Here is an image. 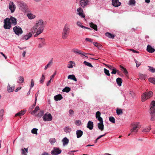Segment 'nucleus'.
I'll use <instances>...</instances> for the list:
<instances>
[{"instance_id":"obj_26","label":"nucleus","mask_w":155,"mask_h":155,"mask_svg":"<svg viewBox=\"0 0 155 155\" xmlns=\"http://www.w3.org/2000/svg\"><path fill=\"white\" fill-rule=\"evenodd\" d=\"M27 16L28 18L31 19H33L35 17V15L32 13H28Z\"/></svg>"},{"instance_id":"obj_44","label":"nucleus","mask_w":155,"mask_h":155,"mask_svg":"<svg viewBox=\"0 0 155 155\" xmlns=\"http://www.w3.org/2000/svg\"><path fill=\"white\" fill-rule=\"evenodd\" d=\"M38 129L37 128H34L33 129L31 130V133L35 134H37V130Z\"/></svg>"},{"instance_id":"obj_54","label":"nucleus","mask_w":155,"mask_h":155,"mask_svg":"<svg viewBox=\"0 0 155 155\" xmlns=\"http://www.w3.org/2000/svg\"><path fill=\"white\" fill-rule=\"evenodd\" d=\"M122 71H123V73L125 74L126 76L128 78V72L127 71V70H126V69L124 68V69L123 70H122Z\"/></svg>"},{"instance_id":"obj_22","label":"nucleus","mask_w":155,"mask_h":155,"mask_svg":"<svg viewBox=\"0 0 155 155\" xmlns=\"http://www.w3.org/2000/svg\"><path fill=\"white\" fill-rule=\"evenodd\" d=\"M63 97L61 94L56 95L54 97V100L56 101H58V100H60Z\"/></svg>"},{"instance_id":"obj_13","label":"nucleus","mask_w":155,"mask_h":155,"mask_svg":"<svg viewBox=\"0 0 155 155\" xmlns=\"http://www.w3.org/2000/svg\"><path fill=\"white\" fill-rule=\"evenodd\" d=\"M72 52L75 53H77L79 54H81L82 55H84L85 57H87L85 54H89L91 55L90 54H87L86 53H83L82 52V51L81 50H78V49L76 48H74L72 49Z\"/></svg>"},{"instance_id":"obj_45","label":"nucleus","mask_w":155,"mask_h":155,"mask_svg":"<svg viewBox=\"0 0 155 155\" xmlns=\"http://www.w3.org/2000/svg\"><path fill=\"white\" fill-rule=\"evenodd\" d=\"M4 110L3 109H1L0 110V119H1L4 115Z\"/></svg>"},{"instance_id":"obj_3","label":"nucleus","mask_w":155,"mask_h":155,"mask_svg":"<svg viewBox=\"0 0 155 155\" xmlns=\"http://www.w3.org/2000/svg\"><path fill=\"white\" fill-rule=\"evenodd\" d=\"M69 27V25L66 24L64 28L62 34V37L63 39H66L68 36L70 30Z\"/></svg>"},{"instance_id":"obj_51","label":"nucleus","mask_w":155,"mask_h":155,"mask_svg":"<svg viewBox=\"0 0 155 155\" xmlns=\"http://www.w3.org/2000/svg\"><path fill=\"white\" fill-rule=\"evenodd\" d=\"M149 68V70L152 73L155 72V69L153 67L150 66H148Z\"/></svg>"},{"instance_id":"obj_62","label":"nucleus","mask_w":155,"mask_h":155,"mask_svg":"<svg viewBox=\"0 0 155 155\" xmlns=\"http://www.w3.org/2000/svg\"><path fill=\"white\" fill-rule=\"evenodd\" d=\"M36 101H35V103L34 104H33L32 106H31L30 108V109L31 110L32 109H33L35 106L36 105Z\"/></svg>"},{"instance_id":"obj_41","label":"nucleus","mask_w":155,"mask_h":155,"mask_svg":"<svg viewBox=\"0 0 155 155\" xmlns=\"http://www.w3.org/2000/svg\"><path fill=\"white\" fill-rule=\"evenodd\" d=\"M18 82L19 83H22L24 82V79L22 76H20L18 78Z\"/></svg>"},{"instance_id":"obj_21","label":"nucleus","mask_w":155,"mask_h":155,"mask_svg":"<svg viewBox=\"0 0 155 155\" xmlns=\"http://www.w3.org/2000/svg\"><path fill=\"white\" fill-rule=\"evenodd\" d=\"M83 131L81 130H78L76 131L77 137L79 138L81 137L83 135Z\"/></svg>"},{"instance_id":"obj_46","label":"nucleus","mask_w":155,"mask_h":155,"mask_svg":"<svg viewBox=\"0 0 155 155\" xmlns=\"http://www.w3.org/2000/svg\"><path fill=\"white\" fill-rule=\"evenodd\" d=\"M44 114V112L43 111H41L36 116L38 117H41Z\"/></svg>"},{"instance_id":"obj_23","label":"nucleus","mask_w":155,"mask_h":155,"mask_svg":"<svg viewBox=\"0 0 155 155\" xmlns=\"http://www.w3.org/2000/svg\"><path fill=\"white\" fill-rule=\"evenodd\" d=\"M90 26L92 28L94 29L95 30L97 31V25L93 23L92 22H91L89 24Z\"/></svg>"},{"instance_id":"obj_1","label":"nucleus","mask_w":155,"mask_h":155,"mask_svg":"<svg viewBox=\"0 0 155 155\" xmlns=\"http://www.w3.org/2000/svg\"><path fill=\"white\" fill-rule=\"evenodd\" d=\"M44 28L43 21L40 20L36 21L35 25L31 29V31L33 34L37 31L34 36L36 37L43 32Z\"/></svg>"},{"instance_id":"obj_8","label":"nucleus","mask_w":155,"mask_h":155,"mask_svg":"<svg viewBox=\"0 0 155 155\" xmlns=\"http://www.w3.org/2000/svg\"><path fill=\"white\" fill-rule=\"evenodd\" d=\"M13 30L15 34L18 35L22 34L23 32L21 28L18 26H15L13 28Z\"/></svg>"},{"instance_id":"obj_4","label":"nucleus","mask_w":155,"mask_h":155,"mask_svg":"<svg viewBox=\"0 0 155 155\" xmlns=\"http://www.w3.org/2000/svg\"><path fill=\"white\" fill-rule=\"evenodd\" d=\"M153 92L149 91L144 93L141 96V101L142 102L145 101L147 99H148L153 96Z\"/></svg>"},{"instance_id":"obj_12","label":"nucleus","mask_w":155,"mask_h":155,"mask_svg":"<svg viewBox=\"0 0 155 155\" xmlns=\"http://www.w3.org/2000/svg\"><path fill=\"white\" fill-rule=\"evenodd\" d=\"M61 151L59 148L54 147V149L51 151V154L53 155H57L61 153Z\"/></svg>"},{"instance_id":"obj_14","label":"nucleus","mask_w":155,"mask_h":155,"mask_svg":"<svg viewBox=\"0 0 155 155\" xmlns=\"http://www.w3.org/2000/svg\"><path fill=\"white\" fill-rule=\"evenodd\" d=\"M15 6L13 2H10L9 5V8L11 11L12 13L14 12L15 9Z\"/></svg>"},{"instance_id":"obj_64","label":"nucleus","mask_w":155,"mask_h":155,"mask_svg":"<svg viewBox=\"0 0 155 155\" xmlns=\"http://www.w3.org/2000/svg\"><path fill=\"white\" fill-rule=\"evenodd\" d=\"M34 85V83L33 79H31V87H33Z\"/></svg>"},{"instance_id":"obj_7","label":"nucleus","mask_w":155,"mask_h":155,"mask_svg":"<svg viewBox=\"0 0 155 155\" xmlns=\"http://www.w3.org/2000/svg\"><path fill=\"white\" fill-rule=\"evenodd\" d=\"M8 18H6L4 21V28L5 29H10L11 27V23L9 22Z\"/></svg>"},{"instance_id":"obj_28","label":"nucleus","mask_w":155,"mask_h":155,"mask_svg":"<svg viewBox=\"0 0 155 155\" xmlns=\"http://www.w3.org/2000/svg\"><path fill=\"white\" fill-rule=\"evenodd\" d=\"M26 112L25 110H21V111L18 112L15 115V117L17 116H20L21 115H24Z\"/></svg>"},{"instance_id":"obj_10","label":"nucleus","mask_w":155,"mask_h":155,"mask_svg":"<svg viewBox=\"0 0 155 155\" xmlns=\"http://www.w3.org/2000/svg\"><path fill=\"white\" fill-rule=\"evenodd\" d=\"M77 14L81 18H84L85 17V15L84 13V11L82 8L81 7H79L77 9Z\"/></svg>"},{"instance_id":"obj_27","label":"nucleus","mask_w":155,"mask_h":155,"mask_svg":"<svg viewBox=\"0 0 155 155\" xmlns=\"http://www.w3.org/2000/svg\"><path fill=\"white\" fill-rule=\"evenodd\" d=\"M77 24L79 26H80L81 28H84L86 29H89L91 30V29L88 28L87 27H86L85 26H84L83 25H82V23H81L80 21H78L77 23Z\"/></svg>"},{"instance_id":"obj_25","label":"nucleus","mask_w":155,"mask_h":155,"mask_svg":"<svg viewBox=\"0 0 155 155\" xmlns=\"http://www.w3.org/2000/svg\"><path fill=\"white\" fill-rule=\"evenodd\" d=\"M32 34H33L32 33H29L28 35L24 36L23 39L26 40H28L31 37Z\"/></svg>"},{"instance_id":"obj_53","label":"nucleus","mask_w":155,"mask_h":155,"mask_svg":"<svg viewBox=\"0 0 155 155\" xmlns=\"http://www.w3.org/2000/svg\"><path fill=\"white\" fill-rule=\"evenodd\" d=\"M149 81L150 82L153 83L154 84H155V78H150Z\"/></svg>"},{"instance_id":"obj_30","label":"nucleus","mask_w":155,"mask_h":155,"mask_svg":"<svg viewBox=\"0 0 155 155\" xmlns=\"http://www.w3.org/2000/svg\"><path fill=\"white\" fill-rule=\"evenodd\" d=\"M15 87H11L9 85H8L7 87V90L9 92H11L13 91L14 90Z\"/></svg>"},{"instance_id":"obj_43","label":"nucleus","mask_w":155,"mask_h":155,"mask_svg":"<svg viewBox=\"0 0 155 155\" xmlns=\"http://www.w3.org/2000/svg\"><path fill=\"white\" fill-rule=\"evenodd\" d=\"M45 78V75L42 74L40 81L41 83L43 84V83Z\"/></svg>"},{"instance_id":"obj_5","label":"nucleus","mask_w":155,"mask_h":155,"mask_svg":"<svg viewBox=\"0 0 155 155\" xmlns=\"http://www.w3.org/2000/svg\"><path fill=\"white\" fill-rule=\"evenodd\" d=\"M133 127L130 130V133L128 135V136L130 135L133 134L134 132L136 133L138 131V130L140 127V125L139 124L137 123L133 124H132Z\"/></svg>"},{"instance_id":"obj_39","label":"nucleus","mask_w":155,"mask_h":155,"mask_svg":"<svg viewBox=\"0 0 155 155\" xmlns=\"http://www.w3.org/2000/svg\"><path fill=\"white\" fill-rule=\"evenodd\" d=\"M116 112L117 115L121 114L123 113L122 110L120 109L117 108V109Z\"/></svg>"},{"instance_id":"obj_32","label":"nucleus","mask_w":155,"mask_h":155,"mask_svg":"<svg viewBox=\"0 0 155 155\" xmlns=\"http://www.w3.org/2000/svg\"><path fill=\"white\" fill-rule=\"evenodd\" d=\"M63 144L64 145L67 144L69 142V140L67 137H64L63 139Z\"/></svg>"},{"instance_id":"obj_31","label":"nucleus","mask_w":155,"mask_h":155,"mask_svg":"<svg viewBox=\"0 0 155 155\" xmlns=\"http://www.w3.org/2000/svg\"><path fill=\"white\" fill-rule=\"evenodd\" d=\"M39 110V107L38 106H37L35 108V110H33L31 112V114L32 115H34L35 113Z\"/></svg>"},{"instance_id":"obj_48","label":"nucleus","mask_w":155,"mask_h":155,"mask_svg":"<svg viewBox=\"0 0 155 155\" xmlns=\"http://www.w3.org/2000/svg\"><path fill=\"white\" fill-rule=\"evenodd\" d=\"M109 120L110 121L112 122V123L114 124L115 123V119L113 117H110L109 118Z\"/></svg>"},{"instance_id":"obj_55","label":"nucleus","mask_w":155,"mask_h":155,"mask_svg":"<svg viewBox=\"0 0 155 155\" xmlns=\"http://www.w3.org/2000/svg\"><path fill=\"white\" fill-rule=\"evenodd\" d=\"M106 66L110 70H112L114 67L109 64H106Z\"/></svg>"},{"instance_id":"obj_58","label":"nucleus","mask_w":155,"mask_h":155,"mask_svg":"<svg viewBox=\"0 0 155 155\" xmlns=\"http://www.w3.org/2000/svg\"><path fill=\"white\" fill-rule=\"evenodd\" d=\"M75 124L77 125H78V126L80 125L81 124V122L79 120H76V121Z\"/></svg>"},{"instance_id":"obj_42","label":"nucleus","mask_w":155,"mask_h":155,"mask_svg":"<svg viewBox=\"0 0 155 155\" xmlns=\"http://www.w3.org/2000/svg\"><path fill=\"white\" fill-rule=\"evenodd\" d=\"M150 114L155 113V108L151 107L150 110Z\"/></svg>"},{"instance_id":"obj_56","label":"nucleus","mask_w":155,"mask_h":155,"mask_svg":"<svg viewBox=\"0 0 155 155\" xmlns=\"http://www.w3.org/2000/svg\"><path fill=\"white\" fill-rule=\"evenodd\" d=\"M112 71L111 72V74H115L117 73V70L115 68H114Z\"/></svg>"},{"instance_id":"obj_61","label":"nucleus","mask_w":155,"mask_h":155,"mask_svg":"<svg viewBox=\"0 0 155 155\" xmlns=\"http://www.w3.org/2000/svg\"><path fill=\"white\" fill-rule=\"evenodd\" d=\"M21 153L23 155H27L26 153V152L24 149H21Z\"/></svg>"},{"instance_id":"obj_47","label":"nucleus","mask_w":155,"mask_h":155,"mask_svg":"<svg viewBox=\"0 0 155 155\" xmlns=\"http://www.w3.org/2000/svg\"><path fill=\"white\" fill-rule=\"evenodd\" d=\"M150 115L151 116V118L150 119L151 120H155V113L150 114Z\"/></svg>"},{"instance_id":"obj_24","label":"nucleus","mask_w":155,"mask_h":155,"mask_svg":"<svg viewBox=\"0 0 155 155\" xmlns=\"http://www.w3.org/2000/svg\"><path fill=\"white\" fill-rule=\"evenodd\" d=\"M116 82L117 84L119 86H120L122 82V79L120 78H118L116 79Z\"/></svg>"},{"instance_id":"obj_20","label":"nucleus","mask_w":155,"mask_h":155,"mask_svg":"<svg viewBox=\"0 0 155 155\" xmlns=\"http://www.w3.org/2000/svg\"><path fill=\"white\" fill-rule=\"evenodd\" d=\"M75 63L74 62L71 61H69V63L68 64L67 67L68 68H71L73 66H75Z\"/></svg>"},{"instance_id":"obj_40","label":"nucleus","mask_w":155,"mask_h":155,"mask_svg":"<svg viewBox=\"0 0 155 155\" xmlns=\"http://www.w3.org/2000/svg\"><path fill=\"white\" fill-rule=\"evenodd\" d=\"M84 64L88 66L89 67L91 68L93 67V66L92 65L91 63L88 62L86 61H84Z\"/></svg>"},{"instance_id":"obj_19","label":"nucleus","mask_w":155,"mask_h":155,"mask_svg":"<svg viewBox=\"0 0 155 155\" xmlns=\"http://www.w3.org/2000/svg\"><path fill=\"white\" fill-rule=\"evenodd\" d=\"M93 123L91 121H89L88 122L87 127L90 130H92L93 128Z\"/></svg>"},{"instance_id":"obj_35","label":"nucleus","mask_w":155,"mask_h":155,"mask_svg":"<svg viewBox=\"0 0 155 155\" xmlns=\"http://www.w3.org/2000/svg\"><path fill=\"white\" fill-rule=\"evenodd\" d=\"M151 129V128L150 127H146V128H144L143 130H142V131L143 132H149L150 130Z\"/></svg>"},{"instance_id":"obj_2","label":"nucleus","mask_w":155,"mask_h":155,"mask_svg":"<svg viewBox=\"0 0 155 155\" xmlns=\"http://www.w3.org/2000/svg\"><path fill=\"white\" fill-rule=\"evenodd\" d=\"M101 112L99 111H97L96 114V117L100 122L98 124V127L100 130L102 131L104 129V125L103 124V119L101 117Z\"/></svg>"},{"instance_id":"obj_50","label":"nucleus","mask_w":155,"mask_h":155,"mask_svg":"<svg viewBox=\"0 0 155 155\" xmlns=\"http://www.w3.org/2000/svg\"><path fill=\"white\" fill-rule=\"evenodd\" d=\"M135 3V0H130L129 1V5H134Z\"/></svg>"},{"instance_id":"obj_29","label":"nucleus","mask_w":155,"mask_h":155,"mask_svg":"<svg viewBox=\"0 0 155 155\" xmlns=\"http://www.w3.org/2000/svg\"><path fill=\"white\" fill-rule=\"evenodd\" d=\"M52 60H51L45 66L44 68L45 70H46L47 68L50 67L52 64Z\"/></svg>"},{"instance_id":"obj_52","label":"nucleus","mask_w":155,"mask_h":155,"mask_svg":"<svg viewBox=\"0 0 155 155\" xmlns=\"http://www.w3.org/2000/svg\"><path fill=\"white\" fill-rule=\"evenodd\" d=\"M49 142L51 144H53L56 142V140L54 138H51L49 140Z\"/></svg>"},{"instance_id":"obj_9","label":"nucleus","mask_w":155,"mask_h":155,"mask_svg":"<svg viewBox=\"0 0 155 155\" xmlns=\"http://www.w3.org/2000/svg\"><path fill=\"white\" fill-rule=\"evenodd\" d=\"M43 120L45 121H50L52 120V117L50 114H45L43 117Z\"/></svg>"},{"instance_id":"obj_63","label":"nucleus","mask_w":155,"mask_h":155,"mask_svg":"<svg viewBox=\"0 0 155 155\" xmlns=\"http://www.w3.org/2000/svg\"><path fill=\"white\" fill-rule=\"evenodd\" d=\"M85 40L86 41H89L91 42H92L93 41V40L91 39L88 38H86Z\"/></svg>"},{"instance_id":"obj_38","label":"nucleus","mask_w":155,"mask_h":155,"mask_svg":"<svg viewBox=\"0 0 155 155\" xmlns=\"http://www.w3.org/2000/svg\"><path fill=\"white\" fill-rule=\"evenodd\" d=\"M71 89L70 88L68 87H66L62 90V91L63 92H68Z\"/></svg>"},{"instance_id":"obj_36","label":"nucleus","mask_w":155,"mask_h":155,"mask_svg":"<svg viewBox=\"0 0 155 155\" xmlns=\"http://www.w3.org/2000/svg\"><path fill=\"white\" fill-rule=\"evenodd\" d=\"M146 76L145 74H142L141 73H140L139 74V77L140 79H144L145 80Z\"/></svg>"},{"instance_id":"obj_49","label":"nucleus","mask_w":155,"mask_h":155,"mask_svg":"<svg viewBox=\"0 0 155 155\" xmlns=\"http://www.w3.org/2000/svg\"><path fill=\"white\" fill-rule=\"evenodd\" d=\"M104 72L106 75H107L108 76H110V74L109 72V70L106 69V68H104Z\"/></svg>"},{"instance_id":"obj_57","label":"nucleus","mask_w":155,"mask_h":155,"mask_svg":"<svg viewBox=\"0 0 155 155\" xmlns=\"http://www.w3.org/2000/svg\"><path fill=\"white\" fill-rule=\"evenodd\" d=\"M151 107H153L155 108V101H153L151 103Z\"/></svg>"},{"instance_id":"obj_60","label":"nucleus","mask_w":155,"mask_h":155,"mask_svg":"<svg viewBox=\"0 0 155 155\" xmlns=\"http://www.w3.org/2000/svg\"><path fill=\"white\" fill-rule=\"evenodd\" d=\"M135 61L136 64V66L138 67L140 65V62H138L137 60H135Z\"/></svg>"},{"instance_id":"obj_59","label":"nucleus","mask_w":155,"mask_h":155,"mask_svg":"<svg viewBox=\"0 0 155 155\" xmlns=\"http://www.w3.org/2000/svg\"><path fill=\"white\" fill-rule=\"evenodd\" d=\"M69 115H71V116H72V115H73L74 113L73 110H71V109L69 110Z\"/></svg>"},{"instance_id":"obj_17","label":"nucleus","mask_w":155,"mask_h":155,"mask_svg":"<svg viewBox=\"0 0 155 155\" xmlns=\"http://www.w3.org/2000/svg\"><path fill=\"white\" fill-rule=\"evenodd\" d=\"M112 4L114 6L118 7L120 6L121 3L118 0H112Z\"/></svg>"},{"instance_id":"obj_11","label":"nucleus","mask_w":155,"mask_h":155,"mask_svg":"<svg viewBox=\"0 0 155 155\" xmlns=\"http://www.w3.org/2000/svg\"><path fill=\"white\" fill-rule=\"evenodd\" d=\"M40 39V43L38 45V48H41L43 47L44 46L46 45V43L45 42V40L43 38H38Z\"/></svg>"},{"instance_id":"obj_6","label":"nucleus","mask_w":155,"mask_h":155,"mask_svg":"<svg viewBox=\"0 0 155 155\" xmlns=\"http://www.w3.org/2000/svg\"><path fill=\"white\" fill-rule=\"evenodd\" d=\"M18 6L19 8L23 11H25L28 8L27 5L23 2H18Z\"/></svg>"},{"instance_id":"obj_33","label":"nucleus","mask_w":155,"mask_h":155,"mask_svg":"<svg viewBox=\"0 0 155 155\" xmlns=\"http://www.w3.org/2000/svg\"><path fill=\"white\" fill-rule=\"evenodd\" d=\"M105 35L106 36L111 38H114L115 37L114 35H113L111 34V33L108 32L105 33Z\"/></svg>"},{"instance_id":"obj_16","label":"nucleus","mask_w":155,"mask_h":155,"mask_svg":"<svg viewBox=\"0 0 155 155\" xmlns=\"http://www.w3.org/2000/svg\"><path fill=\"white\" fill-rule=\"evenodd\" d=\"M8 20L9 22L11 23V25L12 24L13 25H16L17 20L14 17L11 16L10 18H8Z\"/></svg>"},{"instance_id":"obj_18","label":"nucleus","mask_w":155,"mask_h":155,"mask_svg":"<svg viewBox=\"0 0 155 155\" xmlns=\"http://www.w3.org/2000/svg\"><path fill=\"white\" fill-rule=\"evenodd\" d=\"M147 51L149 53H152L155 51V49L152 48L151 46L148 45L147 47Z\"/></svg>"},{"instance_id":"obj_34","label":"nucleus","mask_w":155,"mask_h":155,"mask_svg":"<svg viewBox=\"0 0 155 155\" xmlns=\"http://www.w3.org/2000/svg\"><path fill=\"white\" fill-rule=\"evenodd\" d=\"M68 78L73 80L75 81H77V79L74 75H69L68 77Z\"/></svg>"},{"instance_id":"obj_15","label":"nucleus","mask_w":155,"mask_h":155,"mask_svg":"<svg viewBox=\"0 0 155 155\" xmlns=\"http://www.w3.org/2000/svg\"><path fill=\"white\" fill-rule=\"evenodd\" d=\"M89 2L88 0H81L80 4L81 7L84 8L88 4Z\"/></svg>"},{"instance_id":"obj_37","label":"nucleus","mask_w":155,"mask_h":155,"mask_svg":"<svg viewBox=\"0 0 155 155\" xmlns=\"http://www.w3.org/2000/svg\"><path fill=\"white\" fill-rule=\"evenodd\" d=\"M64 131L66 133H70L71 131V129L68 127H67L64 128Z\"/></svg>"}]
</instances>
